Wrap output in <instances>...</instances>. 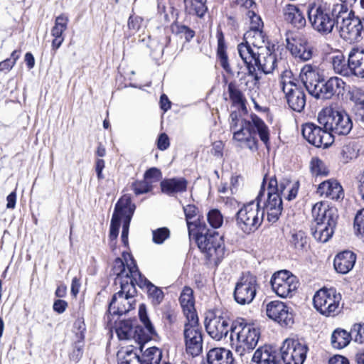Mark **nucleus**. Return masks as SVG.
Segmentation results:
<instances>
[{
  "mask_svg": "<svg viewBox=\"0 0 364 364\" xmlns=\"http://www.w3.org/2000/svg\"><path fill=\"white\" fill-rule=\"evenodd\" d=\"M267 178L264 177L260 191L255 199L242 205L236 214V224L245 233L250 234L257 230L261 225L264 215V210L260 203L265 192Z\"/></svg>",
  "mask_w": 364,
  "mask_h": 364,
  "instance_id": "nucleus-7",
  "label": "nucleus"
},
{
  "mask_svg": "<svg viewBox=\"0 0 364 364\" xmlns=\"http://www.w3.org/2000/svg\"><path fill=\"white\" fill-rule=\"evenodd\" d=\"M68 306V303L61 299H58L54 301L53 310L58 314L63 313Z\"/></svg>",
  "mask_w": 364,
  "mask_h": 364,
  "instance_id": "nucleus-62",
  "label": "nucleus"
},
{
  "mask_svg": "<svg viewBox=\"0 0 364 364\" xmlns=\"http://www.w3.org/2000/svg\"><path fill=\"white\" fill-rule=\"evenodd\" d=\"M358 149L354 142H349L344 145L342 149V161L348 163L349 161L356 159L358 156Z\"/></svg>",
  "mask_w": 364,
  "mask_h": 364,
  "instance_id": "nucleus-44",
  "label": "nucleus"
},
{
  "mask_svg": "<svg viewBox=\"0 0 364 364\" xmlns=\"http://www.w3.org/2000/svg\"><path fill=\"white\" fill-rule=\"evenodd\" d=\"M351 340L350 333L344 329L336 328L331 335V345L334 348L342 349L347 346Z\"/></svg>",
  "mask_w": 364,
  "mask_h": 364,
  "instance_id": "nucleus-40",
  "label": "nucleus"
},
{
  "mask_svg": "<svg viewBox=\"0 0 364 364\" xmlns=\"http://www.w3.org/2000/svg\"><path fill=\"white\" fill-rule=\"evenodd\" d=\"M83 341L84 340H80L79 338H76L75 341L73 350L70 354V358L73 360H78L82 355V348H83Z\"/></svg>",
  "mask_w": 364,
  "mask_h": 364,
  "instance_id": "nucleus-57",
  "label": "nucleus"
},
{
  "mask_svg": "<svg viewBox=\"0 0 364 364\" xmlns=\"http://www.w3.org/2000/svg\"><path fill=\"white\" fill-rule=\"evenodd\" d=\"M258 288L257 277L250 272L244 273L235 284L233 294L235 301L240 305L251 304Z\"/></svg>",
  "mask_w": 364,
  "mask_h": 364,
  "instance_id": "nucleus-17",
  "label": "nucleus"
},
{
  "mask_svg": "<svg viewBox=\"0 0 364 364\" xmlns=\"http://www.w3.org/2000/svg\"><path fill=\"white\" fill-rule=\"evenodd\" d=\"M198 248L210 261L218 265L224 258L225 249L223 236L218 232L208 230L206 225L199 227V230L192 235Z\"/></svg>",
  "mask_w": 364,
  "mask_h": 364,
  "instance_id": "nucleus-8",
  "label": "nucleus"
},
{
  "mask_svg": "<svg viewBox=\"0 0 364 364\" xmlns=\"http://www.w3.org/2000/svg\"><path fill=\"white\" fill-rule=\"evenodd\" d=\"M75 329V337L80 340L85 339V331L86 330L85 324L82 318H77L74 323Z\"/></svg>",
  "mask_w": 364,
  "mask_h": 364,
  "instance_id": "nucleus-58",
  "label": "nucleus"
},
{
  "mask_svg": "<svg viewBox=\"0 0 364 364\" xmlns=\"http://www.w3.org/2000/svg\"><path fill=\"white\" fill-rule=\"evenodd\" d=\"M207 220L210 225L215 229L220 228L223 223V217L218 209L210 210L207 215Z\"/></svg>",
  "mask_w": 364,
  "mask_h": 364,
  "instance_id": "nucleus-47",
  "label": "nucleus"
},
{
  "mask_svg": "<svg viewBox=\"0 0 364 364\" xmlns=\"http://www.w3.org/2000/svg\"><path fill=\"white\" fill-rule=\"evenodd\" d=\"M183 212L186 216L189 236L192 237L193 233L199 230V227L203 226L205 223H200L199 220L198 221L191 220L197 215L198 213V208L194 205L184 206Z\"/></svg>",
  "mask_w": 364,
  "mask_h": 364,
  "instance_id": "nucleus-38",
  "label": "nucleus"
},
{
  "mask_svg": "<svg viewBox=\"0 0 364 364\" xmlns=\"http://www.w3.org/2000/svg\"><path fill=\"white\" fill-rule=\"evenodd\" d=\"M287 48L295 58L304 61L312 58V48L304 35L292 33L287 38Z\"/></svg>",
  "mask_w": 364,
  "mask_h": 364,
  "instance_id": "nucleus-22",
  "label": "nucleus"
},
{
  "mask_svg": "<svg viewBox=\"0 0 364 364\" xmlns=\"http://www.w3.org/2000/svg\"><path fill=\"white\" fill-rule=\"evenodd\" d=\"M139 316L144 326L136 325L134 323L133 339L139 343L146 342L156 336V332L148 317L146 308L144 304L139 305Z\"/></svg>",
  "mask_w": 364,
  "mask_h": 364,
  "instance_id": "nucleus-25",
  "label": "nucleus"
},
{
  "mask_svg": "<svg viewBox=\"0 0 364 364\" xmlns=\"http://www.w3.org/2000/svg\"><path fill=\"white\" fill-rule=\"evenodd\" d=\"M14 61L11 60L9 58H7L1 62H0V72H4L5 73L9 72L12 68L14 66Z\"/></svg>",
  "mask_w": 364,
  "mask_h": 364,
  "instance_id": "nucleus-63",
  "label": "nucleus"
},
{
  "mask_svg": "<svg viewBox=\"0 0 364 364\" xmlns=\"http://www.w3.org/2000/svg\"><path fill=\"white\" fill-rule=\"evenodd\" d=\"M121 290L114 294L109 303L108 312L112 315H123L134 309L136 288L134 282H120Z\"/></svg>",
  "mask_w": 364,
  "mask_h": 364,
  "instance_id": "nucleus-12",
  "label": "nucleus"
},
{
  "mask_svg": "<svg viewBox=\"0 0 364 364\" xmlns=\"http://www.w3.org/2000/svg\"><path fill=\"white\" fill-rule=\"evenodd\" d=\"M122 257L126 261V265L121 258H117L114 262V272L117 274L116 282L122 281H127L131 283L132 274L131 270L135 267L138 269L134 259L132 255L128 252H123Z\"/></svg>",
  "mask_w": 364,
  "mask_h": 364,
  "instance_id": "nucleus-27",
  "label": "nucleus"
},
{
  "mask_svg": "<svg viewBox=\"0 0 364 364\" xmlns=\"http://www.w3.org/2000/svg\"><path fill=\"white\" fill-rule=\"evenodd\" d=\"M136 321L124 320L119 323L116 333L119 340H130L134 336V328Z\"/></svg>",
  "mask_w": 364,
  "mask_h": 364,
  "instance_id": "nucleus-42",
  "label": "nucleus"
},
{
  "mask_svg": "<svg viewBox=\"0 0 364 364\" xmlns=\"http://www.w3.org/2000/svg\"><path fill=\"white\" fill-rule=\"evenodd\" d=\"M318 122L324 129L334 134L346 136L353 128V122L345 112L334 110L331 108L323 109L318 114Z\"/></svg>",
  "mask_w": 364,
  "mask_h": 364,
  "instance_id": "nucleus-9",
  "label": "nucleus"
},
{
  "mask_svg": "<svg viewBox=\"0 0 364 364\" xmlns=\"http://www.w3.org/2000/svg\"><path fill=\"white\" fill-rule=\"evenodd\" d=\"M163 193L171 196L186 191L187 181L184 178H172L164 179L161 182Z\"/></svg>",
  "mask_w": 364,
  "mask_h": 364,
  "instance_id": "nucleus-34",
  "label": "nucleus"
},
{
  "mask_svg": "<svg viewBox=\"0 0 364 364\" xmlns=\"http://www.w3.org/2000/svg\"><path fill=\"white\" fill-rule=\"evenodd\" d=\"M220 64L222 68L228 73H232L230 66L228 63V55L225 52L218 53Z\"/></svg>",
  "mask_w": 364,
  "mask_h": 364,
  "instance_id": "nucleus-60",
  "label": "nucleus"
},
{
  "mask_svg": "<svg viewBox=\"0 0 364 364\" xmlns=\"http://www.w3.org/2000/svg\"><path fill=\"white\" fill-rule=\"evenodd\" d=\"M134 208L130 196L127 195L123 196L116 203L109 229V239L112 242L117 238L122 220L131 221Z\"/></svg>",
  "mask_w": 364,
  "mask_h": 364,
  "instance_id": "nucleus-14",
  "label": "nucleus"
},
{
  "mask_svg": "<svg viewBox=\"0 0 364 364\" xmlns=\"http://www.w3.org/2000/svg\"><path fill=\"white\" fill-rule=\"evenodd\" d=\"M339 19L335 30L339 33L341 38L349 43L360 41L361 32L364 31V21L355 16L351 9L343 6L339 14Z\"/></svg>",
  "mask_w": 364,
  "mask_h": 364,
  "instance_id": "nucleus-10",
  "label": "nucleus"
},
{
  "mask_svg": "<svg viewBox=\"0 0 364 364\" xmlns=\"http://www.w3.org/2000/svg\"><path fill=\"white\" fill-rule=\"evenodd\" d=\"M172 29L181 38H184L186 41H190L195 36V32L184 25H175Z\"/></svg>",
  "mask_w": 364,
  "mask_h": 364,
  "instance_id": "nucleus-50",
  "label": "nucleus"
},
{
  "mask_svg": "<svg viewBox=\"0 0 364 364\" xmlns=\"http://www.w3.org/2000/svg\"><path fill=\"white\" fill-rule=\"evenodd\" d=\"M302 135L307 141L316 147H328L333 142L331 132L314 123H306L302 127Z\"/></svg>",
  "mask_w": 364,
  "mask_h": 364,
  "instance_id": "nucleus-21",
  "label": "nucleus"
},
{
  "mask_svg": "<svg viewBox=\"0 0 364 364\" xmlns=\"http://www.w3.org/2000/svg\"><path fill=\"white\" fill-rule=\"evenodd\" d=\"M328 364H349V361L343 355H336L330 358Z\"/></svg>",
  "mask_w": 364,
  "mask_h": 364,
  "instance_id": "nucleus-64",
  "label": "nucleus"
},
{
  "mask_svg": "<svg viewBox=\"0 0 364 364\" xmlns=\"http://www.w3.org/2000/svg\"><path fill=\"white\" fill-rule=\"evenodd\" d=\"M183 336L186 350L193 357L198 355L203 350V337L198 318L186 320Z\"/></svg>",
  "mask_w": 364,
  "mask_h": 364,
  "instance_id": "nucleus-18",
  "label": "nucleus"
},
{
  "mask_svg": "<svg viewBox=\"0 0 364 364\" xmlns=\"http://www.w3.org/2000/svg\"><path fill=\"white\" fill-rule=\"evenodd\" d=\"M351 76L364 77V50L353 48L349 53Z\"/></svg>",
  "mask_w": 364,
  "mask_h": 364,
  "instance_id": "nucleus-33",
  "label": "nucleus"
},
{
  "mask_svg": "<svg viewBox=\"0 0 364 364\" xmlns=\"http://www.w3.org/2000/svg\"><path fill=\"white\" fill-rule=\"evenodd\" d=\"M245 43L257 48H269L266 44V36L262 30H248L244 34Z\"/></svg>",
  "mask_w": 364,
  "mask_h": 364,
  "instance_id": "nucleus-39",
  "label": "nucleus"
},
{
  "mask_svg": "<svg viewBox=\"0 0 364 364\" xmlns=\"http://www.w3.org/2000/svg\"><path fill=\"white\" fill-rule=\"evenodd\" d=\"M343 6L314 1L307 6V17L312 29L321 36L331 34L338 23Z\"/></svg>",
  "mask_w": 364,
  "mask_h": 364,
  "instance_id": "nucleus-4",
  "label": "nucleus"
},
{
  "mask_svg": "<svg viewBox=\"0 0 364 364\" xmlns=\"http://www.w3.org/2000/svg\"><path fill=\"white\" fill-rule=\"evenodd\" d=\"M132 188L136 195H140L151 191L152 185H151L148 181L144 179L143 181L133 183Z\"/></svg>",
  "mask_w": 364,
  "mask_h": 364,
  "instance_id": "nucleus-53",
  "label": "nucleus"
},
{
  "mask_svg": "<svg viewBox=\"0 0 364 364\" xmlns=\"http://www.w3.org/2000/svg\"><path fill=\"white\" fill-rule=\"evenodd\" d=\"M247 16L250 18V26L249 30H262L263 23L259 16L256 14L253 11H248Z\"/></svg>",
  "mask_w": 364,
  "mask_h": 364,
  "instance_id": "nucleus-54",
  "label": "nucleus"
},
{
  "mask_svg": "<svg viewBox=\"0 0 364 364\" xmlns=\"http://www.w3.org/2000/svg\"><path fill=\"white\" fill-rule=\"evenodd\" d=\"M341 294L335 289L323 288L314 296V306L323 316L333 317L343 309V305L341 304Z\"/></svg>",
  "mask_w": 364,
  "mask_h": 364,
  "instance_id": "nucleus-11",
  "label": "nucleus"
},
{
  "mask_svg": "<svg viewBox=\"0 0 364 364\" xmlns=\"http://www.w3.org/2000/svg\"><path fill=\"white\" fill-rule=\"evenodd\" d=\"M122 242L125 247L128 245V235L130 221H122Z\"/></svg>",
  "mask_w": 364,
  "mask_h": 364,
  "instance_id": "nucleus-61",
  "label": "nucleus"
},
{
  "mask_svg": "<svg viewBox=\"0 0 364 364\" xmlns=\"http://www.w3.org/2000/svg\"><path fill=\"white\" fill-rule=\"evenodd\" d=\"M68 18L65 14H61L56 17L55 25L51 29V35L53 37H64V31L68 28Z\"/></svg>",
  "mask_w": 364,
  "mask_h": 364,
  "instance_id": "nucleus-43",
  "label": "nucleus"
},
{
  "mask_svg": "<svg viewBox=\"0 0 364 364\" xmlns=\"http://www.w3.org/2000/svg\"><path fill=\"white\" fill-rule=\"evenodd\" d=\"M272 290L280 297L291 296L299 286L296 276L287 270H282L274 273L270 281Z\"/></svg>",
  "mask_w": 364,
  "mask_h": 364,
  "instance_id": "nucleus-20",
  "label": "nucleus"
},
{
  "mask_svg": "<svg viewBox=\"0 0 364 364\" xmlns=\"http://www.w3.org/2000/svg\"><path fill=\"white\" fill-rule=\"evenodd\" d=\"M354 110L357 120L364 122V95L355 97Z\"/></svg>",
  "mask_w": 364,
  "mask_h": 364,
  "instance_id": "nucleus-52",
  "label": "nucleus"
},
{
  "mask_svg": "<svg viewBox=\"0 0 364 364\" xmlns=\"http://www.w3.org/2000/svg\"><path fill=\"white\" fill-rule=\"evenodd\" d=\"M132 269L131 270L132 274L131 282H134V286L137 284L141 288H146L148 299L154 306H158L161 304L164 299V294L162 289L148 280L135 267Z\"/></svg>",
  "mask_w": 364,
  "mask_h": 364,
  "instance_id": "nucleus-23",
  "label": "nucleus"
},
{
  "mask_svg": "<svg viewBox=\"0 0 364 364\" xmlns=\"http://www.w3.org/2000/svg\"><path fill=\"white\" fill-rule=\"evenodd\" d=\"M232 319L227 312H217L207 316L205 321V327L207 333L217 341L226 337L230 333L231 338Z\"/></svg>",
  "mask_w": 364,
  "mask_h": 364,
  "instance_id": "nucleus-16",
  "label": "nucleus"
},
{
  "mask_svg": "<svg viewBox=\"0 0 364 364\" xmlns=\"http://www.w3.org/2000/svg\"><path fill=\"white\" fill-rule=\"evenodd\" d=\"M170 236L167 228H159L152 231V240L155 244L161 245Z\"/></svg>",
  "mask_w": 364,
  "mask_h": 364,
  "instance_id": "nucleus-48",
  "label": "nucleus"
},
{
  "mask_svg": "<svg viewBox=\"0 0 364 364\" xmlns=\"http://www.w3.org/2000/svg\"><path fill=\"white\" fill-rule=\"evenodd\" d=\"M284 16L287 22L298 29L304 28L306 24L304 14L295 5H287L284 9Z\"/></svg>",
  "mask_w": 364,
  "mask_h": 364,
  "instance_id": "nucleus-32",
  "label": "nucleus"
},
{
  "mask_svg": "<svg viewBox=\"0 0 364 364\" xmlns=\"http://www.w3.org/2000/svg\"><path fill=\"white\" fill-rule=\"evenodd\" d=\"M260 58H264L263 64H261L259 58H257V63L255 65L257 73L259 74L263 73L264 74H269L272 73L276 66V56L272 53L269 48H262V54L259 55Z\"/></svg>",
  "mask_w": 364,
  "mask_h": 364,
  "instance_id": "nucleus-35",
  "label": "nucleus"
},
{
  "mask_svg": "<svg viewBox=\"0 0 364 364\" xmlns=\"http://www.w3.org/2000/svg\"><path fill=\"white\" fill-rule=\"evenodd\" d=\"M291 75V71H284L282 75L279 87L285 94L289 107L295 112H301L306 105V95L302 88L289 79Z\"/></svg>",
  "mask_w": 364,
  "mask_h": 364,
  "instance_id": "nucleus-13",
  "label": "nucleus"
},
{
  "mask_svg": "<svg viewBox=\"0 0 364 364\" xmlns=\"http://www.w3.org/2000/svg\"><path fill=\"white\" fill-rule=\"evenodd\" d=\"M264 177L267 178L265 185L268 183L267 188H265L264 192L267 199L264 203L262 209L267 212L268 221L274 223L278 220L282 214L283 209L282 198L284 197L289 201L294 199L298 193L299 183V181H291L286 178L278 182L275 177L269 178L267 176Z\"/></svg>",
  "mask_w": 364,
  "mask_h": 364,
  "instance_id": "nucleus-2",
  "label": "nucleus"
},
{
  "mask_svg": "<svg viewBox=\"0 0 364 364\" xmlns=\"http://www.w3.org/2000/svg\"><path fill=\"white\" fill-rule=\"evenodd\" d=\"M205 0H191L190 11L202 17L206 12Z\"/></svg>",
  "mask_w": 364,
  "mask_h": 364,
  "instance_id": "nucleus-51",
  "label": "nucleus"
},
{
  "mask_svg": "<svg viewBox=\"0 0 364 364\" xmlns=\"http://www.w3.org/2000/svg\"><path fill=\"white\" fill-rule=\"evenodd\" d=\"M317 193L334 200L343 198L344 193L342 186L336 181L327 180L318 185Z\"/></svg>",
  "mask_w": 364,
  "mask_h": 364,
  "instance_id": "nucleus-28",
  "label": "nucleus"
},
{
  "mask_svg": "<svg viewBox=\"0 0 364 364\" xmlns=\"http://www.w3.org/2000/svg\"><path fill=\"white\" fill-rule=\"evenodd\" d=\"M331 63L334 72L336 74L344 77L351 76L350 63L349 57L346 59L343 53H338L331 58Z\"/></svg>",
  "mask_w": 364,
  "mask_h": 364,
  "instance_id": "nucleus-37",
  "label": "nucleus"
},
{
  "mask_svg": "<svg viewBox=\"0 0 364 364\" xmlns=\"http://www.w3.org/2000/svg\"><path fill=\"white\" fill-rule=\"evenodd\" d=\"M262 48H257L245 43H241L237 46V51L247 68V76L252 77L250 88H259L261 76L255 69L257 58L262 54Z\"/></svg>",
  "mask_w": 364,
  "mask_h": 364,
  "instance_id": "nucleus-15",
  "label": "nucleus"
},
{
  "mask_svg": "<svg viewBox=\"0 0 364 364\" xmlns=\"http://www.w3.org/2000/svg\"><path fill=\"white\" fill-rule=\"evenodd\" d=\"M354 228L359 234L364 235V208L357 213L354 219Z\"/></svg>",
  "mask_w": 364,
  "mask_h": 364,
  "instance_id": "nucleus-56",
  "label": "nucleus"
},
{
  "mask_svg": "<svg viewBox=\"0 0 364 364\" xmlns=\"http://www.w3.org/2000/svg\"><path fill=\"white\" fill-rule=\"evenodd\" d=\"M276 354L272 347L264 346L255 352L252 360L257 364H277L278 360Z\"/></svg>",
  "mask_w": 364,
  "mask_h": 364,
  "instance_id": "nucleus-36",
  "label": "nucleus"
},
{
  "mask_svg": "<svg viewBox=\"0 0 364 364\" xmlns=\"http://www.w3.org/2000/svg\"><path fill=\"white\" fill-rule=\"evenodd\" d=\"M311 215L314 223L311 228L313 237L318 242H328L334 233L338 218V210L321 201L313 205Z\"/></svg>",
  "mask_w": 364,
  "mask_h": 364,
  "instance_id": "nucleus-5",
  "label": "nucleus"
},
{
  "mask_svg": "<svg viewBox=\"0 0 364 364\" xmlns=\"http://www.w3.org/2000/svg\"><path fill=\"white\" fill-rule=\"evenodd\" d=\"M300 76L309 93L317 99L328 100L333 95L343 94L346 82L338 77H330L325 82H321L316 65H305Z\"/></svg>",
  "mask_w": 364,
  "mask_h": 364,
  "instance_id": "nucleus-3",
  "label": "nucleus"
},
{
  "mask_svg": "<svg viewBox=\"0 0 364 364\" xmlns=\"http://www.w3.org/2000/svg\"><path fill=\"white\" fill-rule=\"evenodd\" d=\"M142 22L143 18L141 17L138 16H130L127 22L129 29V34L127 37L134 35L140 29Z\"/></svg>",
  "mask_w": 364,
  "mask_h": 364,
  "instance_id": "nucleus-49",
  "label": "nucleus"
},
{
  "mask_svg": "<svg viewBox=\"0 0 364 364\" xmlns=\"http://www.w3.org/2000/svg\"><path fill=\"white\" fill-rule=\"evenodd\" d=\"M161 358V350L156 347H151L144 351L141 357L133 351L127 352L119 364H160Z\"/></svg>",
  "mask_w": 364,
  "mask_h": 364,
  "instance_id": "nucleus-26",
  "label": "nucleus"
},
{
  "mask_svg": "<svg viewBox=\"0 0 364 364\" xmlns=\"http://www.w3.org/2000/svg\"><path fill=\"white\" fill-rule=\"evenodd\" d=\"M356 255L351 251H343L334 258L333 265L337 272L345 274L349 272L355 265Z\"/></svg>",
  "mask_w": 364,
  "mask_h": 364,
  "instance_id": "nucleus-29",
  "label": "nucleus"
},
{
  "mask_svg": "<svg viewBox=\"0 0 364 364\" xmlns=\"http://www.w3.org/2000/svg\"><path fill=\"white\" fill-rule=\"evenodd\" d=\"M259 336V328L253 324L247 323L245 318L237 317L232 321L231 345L242 361L243 357L256 347Z\"/></svg>",
  "mask_w": 364,
  "mask_h": 364,
  "instance_id": "nucleus-6",
  "label": "nucleus"
},
{
  "mask_svg": "<svg viewBox=\"0 0 364 364\" xmlns=\"http://www.w3.org/2000/svg\"><path fill=\"white\" fill-rule=\"evenodd\" d=\"M230 99L234 104L244 105L245 98L242 92L237 87L235 82H230L228 86Z\"/></svg>",
  "mask_w": 364,
  "mask_h": 364,
  "instance_id": "nucleus-46",
  "label": "nucleus"
},
{
  "mask_svg": "<svg viewBox=\"0 0 364 364\" xmlns=\"http://www.w3.org/2000/svg\"><path fill=\"white\" fill-rule=\"evenodd\" d=\"M193 293V290L190 287H186L183 289L179 298L180 304L186 320L198 318L194 306L195 302Z\"/></svg>",
  "mask_w": 364,
  "mask_h": 364,
  "instance_id": "nucleus-30",
  "label": "nucleus"
},
{
  "mask_svg": "<svg viewBox=\"0 0 364 364\" xmlns=\"http://www.w3.org/2000/svg\"><path fill=\"white\" fill-rule=\"evenodd\" d=\"M170 142L168 135L165 133L161 134L157 140L158 149L164 151L168 148Z\"/></svg>",
  "mask_w": 364,
  "mask_h": 364,
  "instance_id": "nucleus-59",
  "label": "nucleus"
},
{
  "mask_svg": "<svg viewBox=\"0 0 364 364\" xmlns=\"http://www.w3.org/2000/svg\"><path fill=\"white\" fill-rule=\"evenodd\" d=\"M161 178V172L156 168H151L144 173V179L148 181L151 185L159 181Z\"/></svg>",
  "mask_w": 364,
  "mask_h": 364,
  "instance_id": "nucleus-55",
  "label": "nucleus"
},
{
  "mask_svg": "<svg viewBox=\"0 0 364 364\" xmlns=\"http://www.w3.org/2000/svg\"><path fill=\"white\" fill-rule=\"evenodd\" d=\"M232 353L230 350L215 348L210 350L204 364H233Z\"/></svg>",
  "mask_w": 364,
  "mask_h": 364,
  "instance_id": "nucleus-31",
  "label": "nucleus"
},
{
  "mask_svg": "<svg viewBox=\"0 0 364 364\" xmlns=\"http://www.w3.org/2000/svg\"><path fill=\"white\" fill-rule=\"evenodd\" d=\"M289 244L298 252L306 251L309 247L307 237L305 232L301 230L291 232Z\"/></svg>",
  "mask_w": 364,
  "mask_h": 364,
  "instance_id": "nucleus-41",
  "label": "nucleus"
},
{
  "mask_svg": "<svg viewBox=\"0 0 364 364\" xmlns=\"http://www.w3.org/2000/svg\"><path fill=\"white\" fill-rule=\"evenodd\" d=\"M308 350L307 346L297 338H287L280 348L284 364H303Z\"/></svg>",
  "mask_w": 364,
  "mask_h": 364,
  "instance_id": "nucleus-19",
  "label": "nucleus"
},
{
  "mask_svg": "<svg viewBox=\"0 0 364 364\" xmlns=\"http://www.w3.org/2000/svg\"><path fill=\"white\" fill-rule=\"evenodd\" d=\"M310 169L314 176H327L328 169L325 164L318 158H312L310 163Z\"/></svg>",
  "mask_w": 364,
  "mask_h": 364,
  "instance_id": "nucleus-45",
  "label": "nucleus"
},
{
  "mask_svg": "<svg viewBox=\"0 0 364 364\" xmlns=\"http://www.w3.org/2000/svg\"><path fill=\"white\" fill-rule=\"evenodd\" d=\"M267 316L282 326L289 327L294 323V317L289 308L283 302L273 301L266 306Z\"/></svg>",
  "mask_w": 364,
  "mask_h": 364,
  "instance_id": "nucleus-24",
  "label": "nucleus"
},
{
  "mask_svg": "<svg viewBox=\"0 0 364 364\" xmlns=\"http://www.w3.org/2000/svg\"><path fill=\"white\" fill-rule=\"evenodd\" d=\"M230 129L232 134V140L240 143V146L256 151L258 148L257 136L267 145L269 141V130L264 122L253 114L250 119H245L237 112L230 116Z\"/></svg>",
  "mask_w": 364,
  "mask_h": 364,
  "instance_id": "nucleus-1",
  "label": "nucleus"
}]
</instances>
